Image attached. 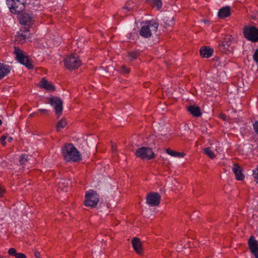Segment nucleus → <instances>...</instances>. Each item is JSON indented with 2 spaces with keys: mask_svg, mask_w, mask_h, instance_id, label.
I'll list each match as a JSON object with an SVG mask.
<instances>
[{
  "mask_svg": "<svg viewBox=\"0 0 258 258\" xmlns=\"http://www.w3.org/2000/svg\"><path fill=\"white\" fill-rule=\"evenodd\" d=\"M12 140H13V138H12V137H9V138H8V141H9V142H11Z\"/></svg>",
  "mask_w": 258,
  "mask_h": 258,
  "instance_id": "obj_39",
  "label": "nucleus"
},
{
  "mask_svg": "<svg viewBox=\"0 0 258 258\" xmlns=\"http://www.w3.org/2000/svg\"><path fill=\"white\" fill-rule=\"evenodd\" d=\"M6 139L7 137L5 136H2L0 138L1 143L3 146H5L6 145V143L5 142V140Z\"/></svg>",
  "mask_w": 258,
  "mask_h": 258,
  "instance_id": "obj_34",
  "label": "nucleus"
},
{
  "mask_svg": "<svg viewBox=\"0 0 258 258\" xmlns=\"http://www.w3.org/2000/svg\"><path fill=\"white\" fill-rule=\"evenodd\" d=\"M38 112H41L45 113V114H48L49 110H47V109H39L37 110V113Z\"/></svg>",
  "mask_w": 258,
  "mask_h": 258,
  "instance_id": "obj_37",
  "label": "nucleus"
},
{
  "mask_svg": "<svg viewBox=\"0 0 258 258\" xmlns=\"http://www.w3.org/2000/svg\"><path fill=\"white\" fill-rule=\"evenodd\" d=\"M119 71L121 74L126 75L130 73V70L128 68H126V66L123 65L120 67Z\"/></svg>",
  "mask_w": 258,
  "mask_h": 258,
  "instance_id": "obj_29",
  "label": "nucleus"
},
{
  "mask_svg": "<svg viewBox=\"0 0 258 258\" xmlns=\"http://www.w3.org/2000/svg\"><path fill=\"white\" fill-rule=\"evenodd\" d=\"M16 258H26L25 254L22 253H17L15 255Z\"/></svg>",
  "mask_w": 258,
  "mask_h": 258,
  "instance_id": "obj_35",
  "label": "nucleus"
},
{
  "mask_svg": "<svg viewBox=\"0 0 258 258\" xmlns=\"http://www.w3.org/2000/svg\"><path fill=\"white\" fill-rule=\"evenodd\" d=\"M166 153L170 155V156L175 157L182 158L185 155V154L183 153L178 152L170 150L169 148L166 149Z\"/></svg>",
  "mask_w": 258,
  "mask_h": 258,
  "instance_id": "obj_25",
  "label": "nucleus"
},
{
  "mask_svg": "<svg viewBox=\"0 0 258 258\" xmlns=\"http://www.w3.org/2000/svg\"><path fill=\"white\" fill-rule=\"evenodd\" d=\"M132 245L137 253L141 254L143 251L142 244L140 240L137 237L134 238L132 241Z\"/></svg>",
  "mask_w": 258,
  "mask_h": 258,
  "instance_id": "obj_14",
  "label": "nucleus"
},
{
  "mask_svg": "<svg viewBox=\"0 0 258 258\" xmlns=\"http://www.w3.org/2000/svg\"><path fill=\"white\" fill-rule=\"evenodd\" d=\"M248 245L250 252L258 257V241L253 236H251L248 240Z\"/></svg>",
  "mask_w": 258,
  "mask_h": 258,
  "instance_id": "obj_12",
  "label": "nucleus"
},
{
  "mask_svg": "<svg viewBox=\"0 0 258 258\" xmlns=\"http://www.w3.org/2000/svg\"><path fill=\"white\" fill-rule=\"evenodd\" d=\"M0 258H3V257H1V256H0Z\"/></svg>",
  "mask_w": 258,
  "mask_h": 258,
  "instance_id": "obj_44",
  "label": "nucleus"
},
{
  "mask_svg": "<svg viewBox=\"0 0 258 258\" xmlns=\"http://www.w3.org/2000/svg\"><path fill=\"white\" fill-rule=\"evenodd\" d=\"M11 71L9 65L0 63V80L8 75Z\"/></svg>",
  "mask_w": 258,
  "mask_h": 258,
  "instance_id": "obj_16",
  "label": "nucleus"
},
{
  "mask_svg": "<svg viewBox=\"0 0 258 258\" xmlns=\"http://www.w3.org/2000/svg\"><path fill=\"white\" fill-rule=\"evenodd\" d=\"M99 197L96 191L90 189L86 192L85 205L88 207H95L99 202Z\"/></svg>",
  "mask_w": 258,
  "mask_h": 258,
  "instance_id": "obj_6",
  "label": "nucleus"
},
{
  "mask_svg": "<svg viewBox=\"0 0 258 258\" xmlns=\"http://www.w3.org/2000/svg\"><path fill=\"white\" fill-rule=\"evenodd\" d=\"M203 151L205 154L208 156L211 159H213L216 156L214 152L209 147L203 149Z\"/></svg>",
  "mask_w": 258,
  "mask_h": 258,
  "instance_id": "obj_27",
  "label": "nucleus"
},
{
  "mask_svg": "<svg viewBox=\"0 0 258 258\" xmlns=\"http://www.w3.org/2000/svg\"><path fill=\"white\" fill-rule=\"evenodd\" d=\"M6 192V190L3 186L0 185V197H2Z\"/></svg>",
  "mask_w": 258,
  "mask_h": 258,
  "instance_id": "obj_36",
  "label": "nucleus"
},
{
  "mask_svg": "<svg viewBox=\"0 0 258 258\" xmlns=\"http://www.w3.org/2000/svg\"><path fill=\"white\" fill-rule=\"evenodd\" d=\"M30 32L28 30H22L17 32L15 36V41L18 43L23 44L26 42V39L28 37Z\"/></svg>",
  "mask_w": 258,
  "mask_h": 258,
  "instance_id": "obj_13",
  "label": "nucleus"
},
{
  "mask_svg": "<svg viewBox=\"0 0 258 258\" xmlns=\"http://www.w3.org/2000/svg\"><path fill=\"white\" fill-rule=\"evenodd\" d=\"M159 26L158 23L155 20L146 21L140 30V34L144 38H149L157 32Z\"/></svg>",
  "mask_w": 258,
  "mask_h": 258,
  "instance_id": "obj_2",
  "label": "nucleus"
},
{
  "mask_svg": "<svg viewBox=\"0 0 258 258\" xmlns=\"http://www.w3.org/2000/svg\"><path fill=\"white\" fill-rule=\"evenodd\" d=\"M26 0H7V4L11 13L18 14L25 9Z\"/></svg>",
  "mask_w": 258,
  "mask_h": 258,
  "instance_id": "obj_5",
  "label": "nucleus"
},
{
  "mask_svg": "<svg viewBox=\"0 0 258 258\" xmlns=\"http://www.w3.org/2000/svg\"><path fill=\"white\" fill-rule=\"evenodd\" d=\"M161 200L160 195L155 192H151L148 194L146 198L147 204L151 207L158 206Z\"/></svg>",
  "mask_w": 258,
  "mask_h": 258,
  "instance_id": "obj_11",
  "label": "nucleus"
},
{
  "mask_svg": "<svg viewBox=\"0 0 258 258\" xmlns=\"http://www.w3.org/2000/svg\"><path fill=\"white\" fill-rule=\"evenodd\" d=\"M32 19V17L29 14L25 13L22 15L20 19V22L24 25H26L31 22Z\"/></svg>",
  "mask_w": 258,
  "mask_h": 258,
  "instance_id": "obj_21",
  "label": "nucleus"
},
{
  "mask_svg": "<svg viewBox=\"0 0 258 258\" xmlns=\"http://www.w3.org/2000/svg\"><path fill=\"white\" fill-rule=\"evenodd\" d=\"M232 171L235 174L237 180H242L244 179V176L242 173L241 167L234 164L232 168Z\"/></svg>",
  "mask_w": 258,
  "mask_h": 258,
  "instance_id": "obj_15",
  "label": "nucleus"
},
{
  "mask_svg": "<svg viewBox=\"0 0 258 258\" xmlns=\"http://www.w3.org/2000/svg\"><path fill=\"white\" fill-rule=\"evenodd\" d=\"M230 15L229 7H224L220 9L218 12V16L221 18H225Z\"/></svg>",
  "mask_w": 258,
  "mask_h": 258,
  "instance_id": "obj_20",
  "label": "nucleus"
},
{
  "mask_svg": "<svg viewBox=\"0 0 258 258\" xmlns=\"http://www.w3.org/2000/svg\"><path fill=\"white\" fill-rule=\"evenodd\" d=\"M62 156L67 162H77L81 159L80 152L72 144L64 145L61 149Z\"/></svg>",
  "mask_w": 258,
  "mask_h": 258,
  "instance_id": "obj_1",
  "label": "nucleus"
},
{
  "mask_svg": "<svg viewBox=\"0 0 258 258\" xmlns=\"http://www.w3.org/2000/svg\"><path fill=\"white\" fill-rule=\"evenodd\" d=\"M229 46V44L227 43V44H225V43H222V45L221 46H223L225 47V48L226 49H227L228 46Z\"/></svg>",
  "mask_w": 258,
  "mask_h": 258,
  "instance_id": "obj_38",
  "label": "nucleus"
},
{
  "mask_svg": "<svg viewBox=\"0 0 258 258\" xmlns=\"http://www.w3.org/2000/svg\"><path fill=\"white\" fill-rule=\"evenodd\" d=\"M2 123V120L0 119V125H1Z\"/></svg>",
  "mask_w": 258,
  "mask_h": 258,
  "instance_id": "obj_42",
  "label": "nucleus"
},
{
  "mask_svg": "<svg viewBox=\"0 0 258 258\" xmlns=\"http://www.w3.org/2000/svg\"><path fill=\"white\" fill-rule=\"evenodd\" d=\"M58 188H60L62 191L66 192L69 189V183L64 179H61L58 183Z\"/></svg>",
  "mask_w": 258,
  "mask_h": 258,
  "instance_id": "obj_22",
  "label": "nucleus"
},
{
  "mask_svg": "<svg viewBox=\"0 0 258 258\" xmlns=\"http://www.w3.org/2000/svg\"><path fill=\"white\" fill-rule=\"evenodd\" d=\"M146 2L153 7H156L159 10L162 8V2L161 0H146Z\"/></svg>",
  "mask_w": 258,
  "mask_h": 258,
  "instance_id": "obj_23",
  "label": "nucleus"
},
{
  "mask_svg": "<svg viewBox=\"0 0 258 258\" xmlns=\"http://www.w3.org/2000/svg\"><path fill=\"white\" fill-rule=\"evenodd\" d=\"M244 37L252 42H258V28L254 26H246L243 28Z\"/></svg>",
  "mask_w": 258,
  "mask_h": 258,
  "instance_id": "obj_7",
  "label": "nucleus"
},
{
  "mask_svg": "<svg viewBox=\"0 0 258 258\" xmlns=\"http://www.w3.org/2000/svg\"><path fill=\"white\" fill-rule=\"evenodd\" d=\"M252 175L256 182L258 184V165L253 170Z\"/></svg>",
  "mask_w": 258,
  "mask_h": 258,
  "instance_id": "obj_30",
  "label": "nucleus"
},
{
  "mask_svg": "<svg viewBox=\"0 0 258 258\" xmlns=\"http://www.w3.org/2000/svg\"><path fill=\"white\" fill-rule=\"evenodd\" d=\"M30 158H29V156L27 155H22L20 157V163L22 165H24L25 166H27V168H29V164Z\"/></svg>",
  "mask_w": 258,
  "mask_h": 258,
  "instance_id": "obj_24",
  "label": "nucleus"
},
{
  "mask_svg": "<svg viewBox=\"0 0 258 258\" xmlns=\"http://www.w3.org/2000/svg\"><path fill=\"white\" fill-rule=\"evenodd\" d=\"M253 128L255 133L258 135V120L255 121L253 123Z\"/></svg>",
  "mask_w": 258,
  "mask_h": 258,
  "instance_id": "obj_32",
  "label": "nucleus"
},
{
  "mask_svg": "<svg viewBox=\"0 0 258 258\" xmlns=\"http://www.w3.org/2000/svg\"><path fill=\"white\" fill-rule=\"evenodd\" d=\"M177 250H180V247H177Z\"/></svg>",
  "mask_w": 258,
  "mask_h": 258,
  "instance_id": "obj_41",
  "label": "nucleus"
},
{
  "mask_svg": "<svg viewBox=\"0 0 258 258\" xmlns=\"http://www.w3.org/2000/svg\"><path fill=\"white\" fill-rule=\"evenodd\" d=\"M254 257H255V258H258V257H257L256 256H254Z\"/></svg>",
  "mask_w": 258,
  "mask_h": 258,
  "instance_id": "obj_43",
  "label": "nucleus"
},
{
  "mask_svg": "<svg viewBox=\"0 0 258 258\" xmlns=\"http://www.w3.org/2000/svg\"><path fill=\"white\" fill-rule=\"evenodd\" d=\"M49 104L54 108L55 113L59 117L62 113V101L57 97H52L49 98Z\"/></svg>",
  "mask_w": 258,
  "mask_h": 258,
  "instance_id": "obj_10",
  "label": "nucleus"
},
{
  "mask_svg": "<svg viewBox=\"0 0 258 258\" xmlns=\"http://www.w3.org/2000/svg\"><path fill=\"white\" fill-rule=\"evenodd\" d=\"M66 68L69 70H73L81 66L82 61L76 53L68 56L64 60Z\"/></svg>",
  "mask_w": 258,
  "mask_h": 258,
  "instance_id": "obj_4",
  "label": "nucleus"
},
{
  "mask_svg": "<svg viewBox=\"0 0 258 258\" xmlns=\"http://www.w3.org/2000/svg\"><path fill=\"white\" fill-rule=\"evenodd\" d=\"M187 110L191 114L194 116L200 117L202 115V112L201 109L199 106L194 105L189 106L187 108Z\"/></svg>",
  "mask_w": 258,
  "mask_h": 258,
  "instance_id": "obj_19",
  "label": "nucleus"
},
{
  "mask_svg": "<svg viewBox=\"0 0 258 258\" xmlns=\"http://www.w3.org/2000/svg\"><path fill=\"white\" fill-rule=\"evenodd\" d=\"M253 59L256 63H258V49H257L253 55Z\"/></svg>",
  "mask_w": 258,
  "mask_h": 258,
  "instance_id": "obj_33",
  "label": "nucleus"
},
{
  "mask_svg": "<svg viewBox=\"0 0 258 258\" xmlns=\"http://www.w3.org/2000/svg\"><path fill=\"white\" fill-rule=\"evenodd\" d=\"M40 87L48 91H52L54 90V87L51 83L43 78L40 82Z\"/></svg>",
  "mask_w": 258,
  "mask_h": 258,
  "instance_id": "obj_17",
  "label": "nucleus"
},
{
  "mask_svg": "<svg viewBox=\"0 0 258 258\" xmlns=\"http://www.w3.org/2000/svg\"><path fill=\"white\" fill-rule=\"evenodd\" d=\"M36 113H37V112H34V113H31V114H30V117H32V116H33L35 114H36Z\"/></svg>",
  "mask_w": 258,
  "mask_h": 258,
  "instance_id": "obj_40",
  "label": "nucleus"
},
{
  "mask_svg": "<svg viewBox=\"0 0 258 258\" xmlns=\"http://www.w3.org/2000/svg\"><path fill=\"white\" fill-rule=\"evenodd\" d=\"M139 55V53L137 51H133L128 53V58L131 60L136 59Z\"/></svg>",
  "mask_w": 258,
  "mask_h": 258,
  "instance_id": "obj_28",
  "label": "nucleus"
},
{
  "mask_svg": "<svg viewBox=\"0 0 258 258\" xmlns=\"http://www.w3.org/2000/svg\"><path fill=\"white\" fill-rule=\"evenodd\" d=\"M14 53L15 55L16 60L21 64L25 66L28 69L33 68L31 60L28 56L24 54V52L17 46L14 47Z\"/></svg>",
  "mask_w": 258,
  "mask_h": 258,
  "instance_id": "obj_3",
  "label": "nucleus"
},
{
  "mask_svg": "<svg viewBox=\"0 0 258 258\" xmlns=\"http://www.w3.org/2000/svg\"><path fill=\"white\" fill-rule=\"evenodd\" d=\"M8 253L10 255H12L15 257V255L17 254V252L16 250L14 248H11L8 250Z\"/></svg>",
  "mask_w": 258,
  "mask_h": 258,
  "instance_id": "obj_31",
  "label": "nucleus"
},
{
  "mask_svg": "<svg viewBox=\"0 0 258 258\" xmlns=\"http://www.w3.org/2000/svg\"><path fill=\"white\" fill-rule=\"evenodd\" d=\"M67 124V120L65 118H62L57 123L56 129L57 131H60Z\"/></svg>",
  "mask_w": 258,
  "mask_h": 258,
  "instance_id": "obj_26",
  "label": "nucleus"
},
{
  "mask_svg": "<svg viewBox=\"0 0 258 258\" xmlns=\"http://www.w3.org/2000/svg\"><path fill=\"white\" fill-rule=\"evenodd\" d=\"M135 155L138 158L144 160H149L154 158V154L152 150L148 147H141L138 149Z\"/></svg>",
  "mask_w": 258,
  "mask_h": 258,
  "instance_id": "obj_8",
  "label": "nucleus"
},
{
  "mask_svg": "<svg viewBox=\"0 0 258 258\" xmlns=\"http://www.w3.org/2000/svg\"><path fill=\"white\" fill-rule=\"evenodd\" d=\"M200 51L201 56L205 58L210 57L214 52L213 49L208 47H201Z\"/></svg>",
  "mask_w": 258,
  "mask_h": 258,
  "instance_id": "obj_18",
  "label": "nucleus"
},
{
  "mask_svg": "<svg viewBox=\"0 0 258 258\" xmlns=\"http://www.w3.org/2000/svg\"><path fill=\"white\" fill-rule=\"evenodd\" d=\"M137 8V5L134 1H129L118 11V15L121 17H124L131 14Z\"/></svg>",
  "mask_w": 258,
  "mask_h": 258,
  "instance_id": "obj_9",
  "label": "nucleus"
}]
</instances>
